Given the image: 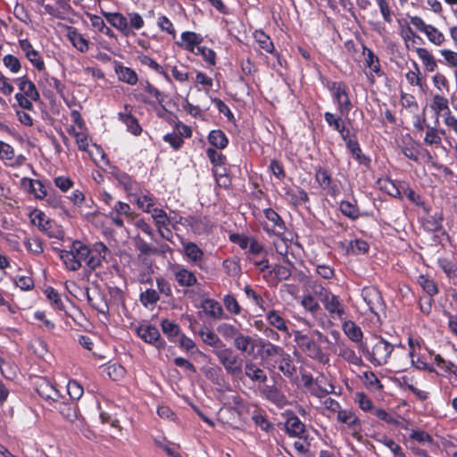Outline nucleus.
Wrapping results in <instances>:
<instances>
[{"instance_id":"1","label":"nucleus","mask_w":457,"mask_h":457,"mask_svg":"<svg viewBox=\"0 0 457 457\" xmlns=\"http://www.w3.org/2000/svg\"><path fill=\"white\" fill-rule=\"evenodd\" d=\"M393 350L394 345L382 337L378 338L371 350L367 346H362V352L366 358L375 366L386 364Z\"/></svg>"},{"instance_id":"2","label":"nucleus","mask_w":457,"mask_h":457,"mask_svg":"<svg viewBox=\"0 0 457 457\" xmlns=\"http://www.w3.org/2000/svg\"><path fill=\"white\" fill-rule=\"evenodd\" d=\"M257 354L266 364L269 370H275L278 364V358L285 351L281 346L274 345L270 341L260 338L256 341Z\"/></svg>"},{"instance_id":"3","label":"nucleus","mask_w":457,"mask_h":457,"mask_svg":"<svg viewBox=\"0 0 457 457\" xmlns=\"http://www.w3.org/2000/svg\"><path fill=\"white\" fill-rule=\"evenodd\" d=\"M213 353L228 375L239 376L242 373L243 360L232 349L220 347L214 349Z\"/></svg>"},{"instance_id":"4","label":"nucleus","mask_w":457,"mask_h":457,"mask_svg":"<svg viewBox=\"0 0 457 457\" xmlns=\"http://www.w3.org/2000/svg\"><path fill=\"white\" fill-rule=\"evenodd\" d=\"M361 297L371 313L376 316L384 312L385 303L380 292L373 287H366L361 290Z\"/></svg>"},{"instance_id":"5","label":"nucleus","mask_w":457,"mask_h":457,"mask_svg":"<svg viewBox=\"0 0 457 457\" xmlns=\"http://www.w3.org/2000/svg\"><path fill=\"white\" fill-rule=\"evenodd\" d=\"M329 89L333 93L334 100L337 104L340 113L347 115L352 108V104L348 96L346 86L342 82H333Z\"/></svg>"},{"instance_id":"6","label":"nucleus","mask_w":457,"mask_h":457,"mask_svg":"<svg viewBox=\"0 0 457 457\" xmlns=\"http://www.w3.org/2000/svg\"><path fill=\"white\" fill-rule=\"evenodd\" d=\"M295 341L300 349L306 352L308 356L312 359L321 361L324 354L320 346L307 335L302 334L300 331L295 333Z\"/></svg>"},{"instance_id":"7","label":"nucleus","mask_w":457,"mask_h":457,"mask_svg":"<svg viewBox=\"0 0 457 457\" xmlns=\"http://www.w3.org/2000/svg\"><path fill=\"white\" fill-rule=\"evenodd\" d=\"M137 334L145 343L154 345L159 350L165 347V341L161 338L159 330L154 326H140L137 328Z\"/></svg>"},{"instance_id":"8","label":"nucleus","mask_w":457,"mask_h":457,"mask_svg":"<svg viewBox=\"0 0 457 457\" xmlns=\"http://www.w3.org/2000/svg\"><path fill=\"white\" fill-rule=\"evenodd\" d=\"M263 212L266 219L272 223L271 228L265 225L263 226V229L270 235L273 234L281 237L285 234L287 227L280 215L271 208L265 209Z\"/></svg>"},{"instance_id":"9","label":"nucleus","mask_w":457,"mask_h":457,"mask_svg":"<svg viewBox=\"0 0 457 457\" xmlns=\"http://www.w3.org/2000/svg\"><path fill=\"white\" fill-rule=\"evenodd\" d=\"M322 304L332 319L343 320L345 311L339 296L331 293L322 299Z\"/></svg>"},{"instance_id":"10","label":"nucleus","mask_w":457,"mask_h":457,"mask_svg":"<svg viewBox=\"0 0 457 457\" xmlns=\"http://www.w3.org/2000/svg\"><path fill=\"white\" fill-rule=\"evenodd\" d=\"M315 180L322 189L327 190L331 195H336L339 191L338 187L333 183L331 175L326 168L319 166L315 169Z\"/></svg>"},{"instance_id":"11","label":"nucleus","mask_w":457,"mask_h":457,"mask_svg":"<svg viewBox=\"0 0 457 457\" xmlns=\"http://www.w3.org/2000/svg\"><path fill=\"white\" fill-rule=\"evenodd\" d=\"M37 394L49 403H55L61 397L60 392L46 378H39L36 383Z\"/></svg>"},{"instance_id":"12","label":"nucleus","mask_w":457,"mask_h":457,"mask_svg":"<svg viewBox=\"0 0 457 457\" xmlns=\"http://www.w3.org/2000/svg\"><path fill=\"white\" fill-rule=\"evenodd\" d=\"M86 297L87 303L98 312L102 314H108L109 305L106 300V296L100 291L96 290L93 294L89 293V289L86 290Z\"/></svg>"},{"instance_id":"13","label":"nucleus","mask_w":457,"mask_h":457,"mask_svg":"<svg viewBox=\"0 0 457 457\" xmlns=\"http://www.w3.org/2000/svg\"><path fill=\"white\" fill-rule=\"evenodd\" d=\"M91 252V257L87 261V267L91 270H96L105 260L109 249L103 242H97L94 245Z\"/></svg>"},{"instance_id":"14","label":"nucleus","mask_w":457,"mask_h":457,"mask_svg":"<svg viewBox=\"0 0 457 457\" xmlns=\"http://www.w3.org/2000/svg\"><path fill=\"white\" fill-rule=\"evenodd\" d=\"M106 21L124 36H129L130 29L127 18L120 12H104Z\"/></svg>"},{"instance_id":"15","label":"nucleus","mask_w":457,"mask_h":457,"mask_svg":"<svg viewBox=\"0 0 457 457\" xmlns=\"http://www.w3.org/2000/svg\"><path fill=\"white\" fill-rule=\"evenodd\" d=\"M31 223L37 226L41 231L46 233L50 237H58V236L50 230L51 222L46 219V215L43 212L35 209L31 212L30 215Z\"/></svg>"},{"instance_id":"16","label":"nucleus","mask_w":457,"mask_h":457,"mask_svg":"<svg viewBox=\"0 0 457 457\" xmlns=\"http://www.w3.org/2000/svg\"><path fill=\"white\" fill-rule=\"evenodd\" d=\"M337 420L347 425L353 434L361 431V423L357 416L351 410H339L337 411Z\"/></svg>"},{"instance_id":"17","label":"nucleus","mask_w":457,"mask_h":457,"mask_svg":"<svg viewBox=\"0 0 457 457\" xmlns=\"http://www.w3.org/2000/svg\"><path fill=\"white\" fill-rule=\"evenodd\" d=\"M256 341L252 337L240 332L234 339L233 345L240 353L252 354L256 347Z\"/></svg>"},{"instance_id":"18","label":"nucleus","mask_w":457,"mask_h":457,"mask_svg":"<svg viewBox=\"0 0 457 457\" xmlns=\"http://www.w3.org/2000/svg\"><path fill=\"white\" fill-rule=\"evenodd\" d=\"M16 83L18 84L19 89L21 93L27 97H29L31 100L37 102L40 99L39 93L36 88L35 84L30 81L25 76L21 78L16 79Z\"/></svg>"},{"instance_id":"19","label":"nucleus","mask_w":457,"mask_h":457,"mask_svg":"<svg viewBox=\"0 0 457 457\" xmlns=\"http://www.w3.org/2000/svg\"><path fill=\"white\" fill-rule=\"evenodd\" d=\"M181 46L186 50L195 53V48L200 46L203 37L200 34L191 31H185L181 34Z\"/></svg>"},{"instance_id":"20","label":"nucleus","mask_w":457,"mask_h":457,"mask_svg":"<svg viewBox=\"0 0 457 457\" xmlns=\"http://www.w3.org/2000/svg\"><path fill=\"white\" fill-rule=\"evenodd\" d=\"M278 369L287 378H291L296 372L295 367L293 364L292 357L289 353L284 351L281 355L277 359Z\"/></svg>"},{"instance_id":"21","label":"nucleus","mask_w":457,"mask_h":457,"mask_svg":"<svg viewBox=\"0 0 457 457\" xmlns=\"http://www.w3.org/2000/svg\"><path fill=\"white\" fill-rule=\"evenodd\" d=\"M245 373L253 382L264 383L268 378L266 373L252 361L245 363Z\"/></svg>"},{"instance_id":"22","label":"nucleus","mask_w":457,"mask_h":457,"mask_svg":"<svg viewBox=\"0 0 457 457\" xmlns=\"http://www.w3.org/2000/svg\"><path fill=\"white\" fill-rule=\"evenodd\" d=\"M175 278L180 287H192L197 283V278L195 274L184 268L178 269L175 272Z\"/></svg>"},{"instance_id":"23","label":"nucleus","mask_w":457,"mask_h":457,"mask_svg":"<svg viewBox=\"0 0 457 457\" xmlns=\"http://www.w3.org/2000/svg\"><path fill=\"white\" fill-rule=\"evenodd\" d=\"M71 249L80 264L82 262H86L87 265V261L92 253L91 249L87 245L76 240L71 244Z\"/></svg>"},{"instance_id":"24","label":"nucleus","mask_w":457,"mask_h":457,"mask_svg":"<svg viewBox=\"0 0 457 457\" xmlns=\"http://www.w3.org/2000/svg\"><path fill=\"white\" fill-rule=\"evenodd\" d=\"M202 307L204 312L213 319H220L223 317V309L216 300L207 298L203 301Z\"/></svg>"},{"instance_id":"25","label":"nucleus","mask_w":457,"mask_h":457,"mask_svg":"<svg viewBox=\"0 0 457 457\" xmlns=\"http://www.w3.org/2000/svg\"><path fill=\"white\" fill-rule=\"evenodd\" d=\"M22 186L29 188V192L34 194L37 198L42 199L47 196L46 189L40 180L31 179H23Z\"/></svg>"},{"instance_id":"26","label":"nucleus","mask_w":457,"mask_h":457,"mask_svg":"<svg viewBox=\"0 0 457 457\" xmlns=\"http://www.w3.org/2000/svg\"><path fill=\"white\" fill-rule=\"evenodd\" d=\"M115 71L119 79L129 85H136L138 80L136 71L129 67H124L119 64L116 65Z\"/></svg>"},{"instance_id":"27","label":"nucleus","mask_w":457,"mask_h":457,"mask_svg":"<svg viewBox=\"0 0 457 457\" xmlns=\"http://www.w3.org/2000/svg\"><path fill=\"white\" fill-rule=\"evenodd\" d=\"M346 147L360 164L366 167L370 165V159L362 154L357 140L346 141Z\"/></svg>"},{"instance_id":"28","label":"nucleus","mask_w":457,"mask_h":457,"mask_svg":"<svg viewBox=\"0 0 457 457\" xmlns=\"http://www.w3.org/2000/svg\"><path fill=\"white\" fill-rule=\"evenodd\" d=\"M266 319L271 327L275 328L279 331L288 333V327L287 325V321L284 320L282 316H280V314L277 311H269L266 314Z\"/></svg>"},{"instance_id":"29","label":"nucleus","mask_w":457,"mask_h":457,"mask_svg":"<svg viewBox=\"0 0 457 457\" xmlns=\"http://www.w3.org/2000/svg\"><path fill=\"white\" fill-rule=\"evenodd\" d=\"M120 120L126 125L127 130L135 136H139L142 132V128L138 120L130 113H119Z\"/></svg>"},{"instance_id":"30","label":"nucleus","mask_w":457,"mask_h":457,"mask_svg":"<svg viewBox=\"0 0 457 457\" xmlns=\"http://www.w3.org/2000/svg\"><path fill=\"white\" fill-rule=\"evenodd\" d=\"M113 176L127 192L132 193L137 190V183L128 173L118 170L113 172Z\"/></svg>"},{"instance_id":"31","label":"nucleus","mask_w":457,"mask_h":457,"mask_svg":"<svg viewBox=\"0 0 457 457\" xmlns=\"http://www.w3.org/2000/svg\"><path fill=\"white\" fill-rule=\"evenodd\" d=\"M264 395L270 402L279 407H282L287 403L286 396L274 386H266L264 389Z\"/></svg>"},{"instance_id":"32","label":"nucleus","mask_w":457,"mask_h":457,"mask_svg":"<svg viewBox=\"0 0 457 457\" xmlns=\"http://www.w3.org/2000/svg\"><path fill=\"white\" fill-rule=\"evenodd\" d=\"M59 411L65 420L71 423L79 419L78 406L74 403H61Z\"/></svg>"},{"instance_id":"33","label":"nucleus","mask_w":457,"mask_h":457,"mask_svg":"<svg viewBox=\"0 0 457 457\" xmlns=\"http://www.w3.org/2000/svg\"><path fill=\"white\" fill-rule=\"evenodd\" d=\"M286 430L289 436H300L304 432V425L298 417L292 416L286 421Z\"/></svg>"},{"instance_id":"34","label":"nucleus","mask_w":457,"mask_h":457,"mask_svg":"<svg viewBox=\"0 0 457 457\" xmlns=\"http://www.w3.org/2000/svg\"><path fill=\"white\" fill-rule=\"evenodd\" d=\"M68 37L73 46L79 52L85 53L88 50V41L76 29H70Z\"/></svg>"},{"instance_id":"35","label":"nucleus","mask_w":457,"mask_h":457,"mask_svg":"<svg viewBox=\"0 0 457 457\" xmlns=\"http://www.w3.org/2000/svg\"><path fill=\"white\" fill-rule=\"evenodd\" d=\"M59 256H60L61 260L63 262V263L65 264L66 268L70 270L76 271L81 267V264L76 259L71 249L60 250Z\"/></svg>"},{"instance_id":"36","label":"nucleus","mask_w":457,"mask_h":457,"mask_svg":"<svg viewBox=\"0 0 457 457\" xmlns=\"http://www.w3.org/2000/svg\"><path fill=\"white\" fill-rule=\"evenodd\" d=\"M194 222L190 223V228L194 233L201 235L211 229V223L207 217L192 216Z\"/></svg>"},{"instance_id":"37","label":"nucleus","mask_w":457,"mask_h":457,"mask_svg":"<svg viewBox=\"0 0 457 457\" xmlns=\"http://www.w3.org/2000/svg\"><path fill=\"white\" fill-rule=\"evenodd\" d=\"M363 55L365 56L366 66L369 67L374 73L380 75L379 59L373 51L367 46H363Z\"/></svg>"},{"instance_id":"38","label":"nucleus","mask_w":457,"mask_h":457,"mask_svg":"<svg viewBox=\"0 0 457 457\" xmlns=\"http://www.w3.org/2000/svg\"><path fill=\"white\" fill-rule=\"evenodd\" d=\"M209 143L214 147L223 149L228 145L227 136L220 129L212 130L208 137Z\"/></svg>"},{"instance_id":"39","label":"nucleus","mask_w":457,"mask_h":457,"mask_svg":"<svg viewBox=\"0 0 457 457\" xmlns=\"http://www.w3.org/2000/svg\"><path fill=\"white\" fill-rule=\"evenodd\" d=\"M416 52L428 71L432 72L436 69L437 64L435 58L426 48L418 47Z\"/></svg>"},{"instance_id":"40","label":"nucleus","mask_w":457,"mask_h":457,"mask_svg":"<svg viewBox=\"0 0 457 457\" xmlns=\"http://www.w3.org/2000/svg\"><path fill=\"white\" fill-rule=\"evenodd\" d=\"M345 335L353 342H359L362 338V332L353 321H345L343 325Z\"/></svg>"},{"instance_id":"41","label":"nucleus","mask_w":457,"mask_h":457,"mask_svg":"<svg viewBox=\"0 0 457 457\" xmlns=\"http://www.w3.org/2000/svg\"><path fill=\"white\" fill-rule=\"evenodd\" d=\"M151 213L157 230H161V228H163L171 223V219L168 217L167 213L162 209H153V212Z\"/></svg>"},{"instance_id":"42","label":"nucleus","mask_w":457,"mask_h":457,"mask_svg":"<svg viewBox=\"0 0 457 457\" xmlns=\"http://www.w3.org/2000/svg\"><path fill=\"white\" fill-rule=\"evenodd\" d=\"M139 300H140V303L145 307L147 308V307L154 305L160 300V296L156 290L148 288L145 291L141 292V294L139 295Z\"/></svg>"},{"instance_id":"43","label":"nucleus","mask_w":457,"mask_h":457,"mask_svg":"<svg viewBox=\"0 0 457 457\" xmlns=\"http://www.w3.org/2000/svg\"><path fill=\"white\" fill-rule=\"evenodd\" d=\"M217 331L226 340H234L240 333V330L237 328L234 325L225 322L218 325Z\"/></svg>"},{"instance_id":"44","label":"nucleus","mask_w":457,"mask_h":457,"mask_svg":"<svg viewBox=\"0 0 457 457\" xmlns=\"http://www.w3.org/2000/svg\"><path fill=\"white\" fill-rule=\"evenodd\" d=\"M199 335L204 344L216 347L215 349L225 346L218 335L212 331L201 330Z\"/></svg>"},{"instance_id":"45","label":"nucleus","mask_w":457,"mask_h":457,"mask_svg":"<svg viewBox=\"0 0 457 457\" xmlns=\"http://www.w3.org/2000/svg\"><path fill=\"white\" fill-rule=\"evenodd\" d=\"M185 254L187 257L194 262L202 260L204 256V252L192 242H188L184 245Z\"/></svg>"},{"instance_id":"46","label":"nucleus","mask_w":457,"mask_h":457,"mask_svg":"<svg viewBox=\"0 0 457 457\" xmlns=\"http://www.w3.org/2000/svg\"><path fill=\"white\" fill-rule=\"evenodd\" d=\"M340 211L345 216L350 218L353 220L358 219L360 216L359 208L349 201L341 202Z\"/></svg>"},{"instance_id":"47","label":"nucleus","mask_w":457,"mask_h":457,"mask_svg":"<svg viewBox=\"0 0 457 457\" xmlns=\"http://www.w3.org/2000/svg\"><path fill=\"white\" fill-rule=\"evenodd\" d=\"M431 108L435 111L436 115H439L442 112L450 113L448 99L441 95H435L433 96Z\"/></svg>"},{"instance_id":"48","label":"nucleus","mask_w":457,"mask_h":457,"mask_svg":"<svg viewBox=\"0 0 457 457\" xmlns=\"http://www.w3.org/2000/svg\"><path fill=\"white\" fill-rule=\"evenodd\" d=\"M134 241L136 248L144 255H151L158 253L157 248L152 246L138 236L134 238Z\"/></svg>"},{"instance_id":"49","label":"nucleus","mask_w":457,"mask_h":457,"mask_svg":"<svg viewBox=\"0 0 457 457\" xmlns=\"http://www.w3.org/2000/svg\"><path fill=\"white\" fill-rule=\"evenodd\" d=\"M419 283L423 290L429 295V298H432L438 293L437 287L432 279H429L425 276H420Z\"/></svg>"},{"instance_id":"50","label":"nucleus","mask_w":457,"mask_h":457,"mask_svg":"<svg viewBox=\"0 0 457 457\" xmlns=\"http://www.w3.org/2000/svg\"><path fill=\"white\" fill-rule=\"evenodd\" d=\"M161 327L162 332L169 338H173L174 337H177L180 331L179 325L169 320H162L161 322Z\"/></svg>"},{"instance_id":"51","label":"nucleus","mask_w":457,"mask_h":457,"mask_svg":"<svg viewBox=\"0 0 457 457\" xmlns=\"http://www.w3.org/2000/svg\"><path fill=\"white\" fill-rule=\"evenodd\" d=\"M33 353L39 358H44L48 353V346L46 341L41 338H36L30 344Z\"/></svg>"},{"instance_id":"52","label":"nucleus","mask_w":457,"mask_h":457,"mask_svg":"<svg viewBox=\"0 0 457 457\" xmlns=\"http://www.w3.org/2000/svg\"><path fill=\"white\" fill-rule=\"evenodd\" d=\"M428 40L436 46H441L445 41V36L436 27L430 25L425 33Z\"/></svg>"},{"instance_id":"53","label":"nucleus","mask_w":457,"mask_h":457,"mask_svg":"<svg viewBox=\"0 0 457 457\" xmlns=\"http://www.w3.org/2000/svg\"><path fill=\"white\" fill-rule=\"evenodd\" d=\"M252 420H253L255 425L260 427L261 429L263 431L268 432L270 431V428H273L272 424L260 411H255L252 414Z\"/></svg>"},{"instance_id":"54","label":"nucleus","mask_w":457,"mask_h":457,"mask_svg":"<svg viewBox=\"0 0 457 457\" xmlns=\"http://www.w3.org/2000/svg\"><path fill=\"white\" fill-rule=\"evenodd\" d=\"M255 38L259 43L260 46L267 53H272L274 50L273 43L271 42L269 36L262 31L256 32Z\"/></svg>"},{"instance_id":"55","label":"nucleus","mask_w":457,"mask_h":457,"mask_svg":"<svg viewBox=\"0 0 457 457\" xmlns=\"http://www.w3.org/2000/svg\"><path fill=\"white\" fill-rule=\"evenodd\" d=\"M45 293L54 309L62 310L64 308L63 303L60 298L59 294L53 287H47Z\"/></svg>"},{"instance_id":"56","label":"nucleus","mask_w":457,"mask_h":457,"mask_svg":"<svg viewBox=\"0 0 457 457\" xmlns=\"http://www.w3.org/2000/svg\"><path fill=\"white\" fill-rule=\"evenodd\" d=\"M302 306L312 314L317 313L320 310V306L313 296L308 295L303 297Z\"/></svg>"},{"instance_id":"57","label":"nucleus","mask_w":457,"mask_h":457,"mask_svg":"<svg viewBox=\"0 0 457 457\" xmlns=\"http://www.w3.org/2000/svg\"><path fill=\"white\" fill-rule=\"evenodd\" d=\"M355 402L359 404V407L365 411H373L372 401L363 392H357L355 394Z\"/></svg>"},{"instance_id":"58","label":"nucleus","mask_w":457,"mask_h":457,"mask_svg":"<svg viewBox=\"0 0 457 457\" xmlns=\"http://www.w3.org/2000/svg\"><path fill=\"white\" fill-rule=\"evenodd\" d=\"M195 54L202 55L205 62H207L211 65L215 64V57L216 54L212 49L207 48L205 46H198L195 50Z\"/></svg>"},{"instance_id":"59","label":"nucleus","mask_w":457,"mask_h":457,"mask_svg":"<svg viewBox=\"0 0 457 457\" xmlns=\"http://www.w3.org/2000/svg\"><path fill=\"white\" fill-rule=\"evenodd\" d=\"M223 303H224L226 309L230 313L237 315L241 312V307H240L238 302L237 301V299L233 295H225L223 298Z\"/></svg>"},{"instance_id":"60","label":"nucleus","mask_w":457,"mask_h":457,"mask_svg":"<svg viewBox=\"0 0 457 457\" xmlns=\"http://www.w3.org/2000/svg\"><path fill=\"white\" fill-rule=\"evenodd\" d=\"M67 392L72 400H79L83 395L82 386L75 380H70L67 385Z\"/></svg>"},{"instance_id":"61","label":"nucleus","mask_w":457,"mask_h":457,"mask_svg":"<svg viewBox=\"0 0 457 457\" xmlns=\"http://www.w3.org/2000/svg\"><path fill=\"white\" fill-rule=\"evenodd\" d=\"M428 130L424 141L429 145H439L441 144V137L438 135L437 130L430 126H427Z\"/></svg>"},{"instance_id":"62","label":"nucleus","mask_w":457,"mask_h":457,"mask_svg":"<svg viewBox=\"0 0 457 457\" xmlns=\"http://www.w3.org/2000/svg\"><path fill=\"white\" fill-rule=\"evenodd\" d=\"M3 62L4 66L12 73H17L21 70V62L19 59L12 54H7L4 56Z\"/></svg>"},{"instance_id":"63","label":"nucleus","mask_w":457,"mask_h":457,"mask_svg":"<svg viewBox=\"0 0 457 457\" xmlns=\"http://www.w3.org/2000/svg\"><path fill=\"white\" fill-rule=\"evenodd\" d=\"M325 120L327 123L337 131H342L344 130V122L340 117H336L331 112H325L324 114Z\"/></svg>"},{"instance_id":"64","label":"nucleus","mask_w":457,"mask_h":457,"mask_svg":"<svg viewBox=\"0 0 457 457\" xmlns=\"http://www.w3.org/2000/svg\"><path fill=\"white\" fill-rule=\"evenodd\" d=\"M157 25L161 30L175 37L176 30L173 27V24L166 16H160L157 21Z\"/></svg>"}]
</instances>
